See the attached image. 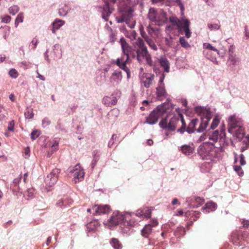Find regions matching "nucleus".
Segmentation results:
<instances>
[{"instance_id":"f257e3e1","label":"nucleus","mask_w":249,"mask_h":249,"mask_svg":"<svg viewBox=\"0 0 249 249\" xmlns=\"http://www.w3.org/2000/svg\"><path fill=\"white\" fill-rule=\"evenodd\" d=\"M180 123L181 126L178 129V132L183 134L186 127V123L183 116L181 113L168 114L165 117L162 118L159 123L160 128L168 131H173L176 129L178 124Z\"/></svg>"},{"instance_id":"f03ea898","label":"nucleus","mask_w":249,"mask_h":249,"mask_svg":"<svg viewBox=\"0 0 249 249\" xmlns=\"http://www.w3.org/2000/svg\"><path fill=\"white\" fill-rule=\"evenodd\" d=\"M120 43L123 53L124 55L125 56V58L124 59V57L118 58L116 64L120 68L124 70L126 72L127 77L129 78L130 76V71L129 69L126 67V63L129 59L130 56H132V57L134 58L136 55L134 51H132V47L126 42L124 37L120 38Z\"/></svg>"},{"instance_id":"7ed1b4c3","label":"nucleus","mask_w":249,"mask_h":249,"mask_svg":"<svg viewBox=\"0 0 249 249\" xmlns=\"http://www.w3.org/2000/svg\"><path fill=\"white\" fill-rule=\"evenodd\" d=\"M135 44L138 48L136 50L137 59L139 62H142L145 59L146 63L150 67L153 66V62L150 54L148 53L147 48L145 45L143 40L138 38Z\"/></svg>"},{"instance_id":"20e7f679","label":"nucleus","mask_w":249,"mask_h":249,"mask_svg":"<svg viewBox=\"0 0 249 249\" xmlns=\"http://www.w3.org/2000/svg\"><path fill=\"white\" fill-rule=\"evenodd\" d=\"M148 18L156 25L161 26L167 20L166 13L161 9L150 8L148 13Z\"/></svg>"},{"instance_id":"39448f33","label":"nucleus","mask_w":249,"mask_h":249,"mask_svg":"<svg viewBox=\"0 0 249 249\" xmlns=\"http://www.w3.org/2000/svg\"><path fill=\"white\" fill-rule=\"evenodd\" d=\"M217 150L213 143L204 142L199 146L198 153L202 159L211 158L217 156Z\"/></svg>"},{"instance_id":"423d86ee","label":"nucleus","mask_w":249,"mask_h":249,"mask_svg":"<svg viewBox=\"0 0 249 249\" xmlns=\"http://www.w3.org/2000/svg\"><path fill=\"white\" fill-rule=\"evenodd\" d=\"M167 112V108L165 103L158 106L146 117L145 122L149 124H155L158 122L159 119Z\"/></svg>"},{"instance_id":"0eeeda50","label":"nucleus","mask_w":249,"mask_h":249,"mask_svg":"<svg viewBox=\"0 0 249 249\" xmlns=\"http://www.w3.org/2000/svg\"><path fill=\"white\" fill-rule=\"evenodd\" d=\"M196 110L201 116V123L199 128L197 129V132H201L203 131L207 126L211 119V113L208 110L201 107H196Z\"/></svg>"},{"instance_id":"6e6552de","label":"nucleus","mask_w":249,"mask_h":249,"mask_svg":"<svg viewBox=\"0 0 249 249\" xmlns=\"http://www.w3.org/2000/svg\"><path fill=\"white\" fill-rule=\"evenodd\" d=\"M231 240L235 245L242 246L244 244V242L249 243V235L246 231H236L232 233Z\"/></svg>"},{"instance_id":"1a4fd4ad","label":"nucleus","mask_w":249,"mask_h":249,"mask_svg":"<svg viewBox=\"0 0 249 249\" xmlns=\"http://www.w3.org/2000/svg\"><path fill=\"white\" fill-rule=\"evenodd\" d=\"M124 219V215L118 211L114 212H113L110 218L107 220L105 224L109 227H111L118 225Z\"/></svg>"},{"instance_id":"9d476101","label":"nucleus","mask_w":249,"mask_h":249,"mask_svg":"<svg viewBox=\"0 0 249 249\" xmlns=\"http://www.w3.org/2000/svg\"><path fill=\"white\" fill-rule=\"evenodd\" d=\"M105 5L103 7L102 18L107 21L108 17L112 13L114 9L111 6V4H114L116 0H103Z\"/></svg>"},{"instance_id":"9b49d317","label":"nucleus","mask_w":249,"mask_h":249,"mask_svg":"<svg viewBox=\"0 0 249 249\" xmlns=\"http://www.w3.org/2000/svg\"><path fill=\"white\" fill-rule=\"evenodd\" d=\"M60 172V170L59 169L55 168L52 170L45 178L46 183L50 187L55 184L58 180Z\"/></svg>"},{"instance_id":"f8f14e48","label":"nucleus","mask_w":249,"mask_h":249,"mask_svg":"<svg viewBox=\"0 0 249 249\" xmlns=\"http://www.w3.org/2000/svg\"><path fill=\"white\" fill-rule=\"evenodd\" d=\"M240 121L238 120L235 115L231 116L228 119V131L230 133H233L234 130L242 126Z\"/></svg>"},{"instance_id":"ddd939ff","label":"nucleus","mask_w":249,"mask_h":249,"mask_svg":"<svg viewBox=\"0 0 249 249\" xmlns=\"http://www.w3.org/2000/svg\"><path fill=\"white\" fill-rule=\"evenodd\" d=\"M84 175L85 173L83 169L79 164L75 165L71 171V175L73 177L75 182L83 178Z\"/></svg>"},{"instance_id":"4468645a","label":"nucleus","mask_w":249,"mask_h":249,"mask_svg":"<svg viewBox=\"0 0 249 249\" xmlns=\"http://www.w3.org/2000/svg\"><path fill=\"white\" fill-rule=\"evenodd\" d=\"M92 209L95 215L108 214L111 211L110 206L108 205H95Z\"/></svg>"},{"instance_id":"2eb2a0df","label":"nucleus","mask_w":249,"mask_h":249,"mask_svg":"<svg viewBox=\"0 0 249 249\" xmlns=\"http://www.w3.org/2000/svg\"><path fill=\"white\" fill-rule=\"evenodd\" d=\"M155 78L154 74L149 73H143L142 77V81L144 86L149 88L153 84Z\"/></svg>"},{"instance_id":"dca6fc26","label":"nucleus","mask_w":249,"mask_h":249,"mask_svg":"<svg viewBox=\"0 0 249 249\" xmlns=\"http://www.w3.org/2000/svg\"><path fill=\"white\" fill-rule=\"evenodd\" d=\"M226 137V134L224 130L221 131V133L218 130L214 131L212 134L209 136V139L213 141V142H216L219 139L220 141H222Z\"/></svg>"},{"instance_id":"f3484780","label":"nucleus","mask_w":249,"mask_h":249,"mask_svg":"<svg viewBox=\"0 0 249 249\" xmlns=\"http://www.w3.org/2000/svg\"><path fill=\"white\" fill-rule=\"evenodd\" d=\"M157 98L159 100H162L167 96L165 86H158L156 88Z\"/></svg>"},{"instance_id":"a211bd4d","label":"nucleus","mask_w":249,"mask_h":249,"mask_svg":"<svg viewBox=\"0 0 249 249\" xmlns=\"http://www.w3.org/2000/svg\"><path fill=\"white\" fill-rule=\"evenodd\" d=\"M158 61L161 67L163 68L166 72L170 71V63L169 60L165 57H161L158 59Z\"/></svg>"},{"instance_id":"6ab92c4d","label":"nucleus","mask_w":249,"mask_h":249,"mask_svg":"<svg viewBox=\"0 0 249 249\" xmlns=\"http://www.w3.org/2000/svg\"><path fill=\"white\" fill-rule=\"evenodd\" d=\"M117 102V99L115 97L106 96L103 98V103L107 107L115 105Z\"/></svg>"},{"instance_id":"aec40b11","label":"nucleus","mask_w":249,"mask_h":249,"mask_svg":"<svg viewBox=\"0 0 249 249\" xmlns=\"http://www.w3.org/2000/svg\"><path fill=\"white\" fill-rule=\"evenodd\" d=\"M198 122V120L197 119H194L192 120L189 124L187 129H185V131L189 133H192L194 132L196 130V126Z\"/></svg>"},{"instance_id":"412c9836","label":"nucleus","mask_w":249,"mask_h":249,"mask_svg":"<svg viewBox=\"0 0 249 249\" xmlns=\"http://www.w3.org/2000/svg\"><path fill=\"white\" fill-rule=\"evenodd\" d=\"M183 23L181 25V29L183 28L185 34V36L187 38H190L191 33L189 29L190 22L188 20H183Z\"/></svg>"},{"instance_id":"4be33fe9","label":"nucleus","mask_w":249,"mask_h":249,"mask_svg":"<svg viewBox=\"0 0 249 249\" xmlns=\"http://www.w3.org/2000/svg\"><path fill=\"white\" fill-rule=\"evenodd\" d=\"M152 228L151 224L146 225L141 231L142 235L145 238H147L152 232Z\"/></svg>"},{"instance_id":"5701e85b","label":"nucleus","mask_w":249,"mask_h":249,"mask_svg":"<svg viewBox=\"0 0 249 249\" xmlns=\"http://www.w3.org/2000/svg\"><path fill=\"white\" fill-rule=\"evenodd\" d=\"M65 22L61 19H56L53 23L52 32L55 33V30L59 29L62 25H64Z\"/></svg>"},{"instance_id":"b1692460","label":"nucleus","mask_w":249,"mask_h":249,"mask_svg":"<svg viewBox=\"0 0 249 249\" xmlns=\"http://www.w3.org/2000/svg\"><path fill=\"white\" fill-rule=\"evenodd\" d=\"M180 150L186 155H190L194 152V148L189 145H184L180 147Z\"/></svg>"},{"instance_id":"393cba45","label":"nucleus","mask_w":249,"mask_h":249,"mask_svg":"<svg viewBox=\"0 0 249 249\" xmlns=\"http://www.w3.org/2000/svg\"><path fill=\"white\" fill-rule=\"evenodd\" d=\"M110 244L114 249H122V244L116 238H112L110 240Z\"/></svg>"},{"instance_id":"a878e982","label":"nucleus","mask_w":249,"mask_h":249,"mask_svg":"<svg viewBox=\"0 0 249 249\" xmlns=\"http://www.w3.org/2000/svg\"><path fill=\"white\" fill-rule=\"evenodd\" d=\"M170 20L172 23V25L173 26H175L176 29H177L178 30H181V27L183 23V20L180 21L178 20V18H170Z\"/></svg>"},{"instance_id":"bb28decb","label":"nucleus","mask_w":249,"mask_h":249,"mask_svg":"<svg viewBox=\"0 0 249 249\" xmlns=\"http://www.w3.org/2000/svg\"><path fill=\"white\" fill-rule=\"evenodd\" d=\"M66 200L68 202L69 205H71L73 202V200L71 198L67 197L59 199L56 203V205L60 207L66 206Z\"/></svg>"},{"instance_id":"cd10ccee","label":"nucleus","mask_w":249,"mask_h":249,"mask_svg":"<svg viewBox=\"0 0 249 249\" xmlns=\"http://www.w3.org/2000/svg\"><path fill=\"white\" fill-rule=\"evenodd\" d=\"M233 133L235 134L236 137L239 140H241L244 136V129L243 126L239 127L234 130Z\"/></svg>"},{"instance_id":"c85d7f7f","label":"nucleus","mask_w":249,"mask_h":249,"mask_svg":"<svg viewBox=\"0 0 249 249\" xmlns=\"http://www.w3.org/2000/svg\"><path fill=\"white\" fill-rule=\"evenodd\" d=\"M130 215H129L124 216L125 221H124V223L128 226H134L137 221L134 220V219H130Z\"/></svg>"},{"instance_id":"c756f323","label":"nucleus","mask_w":249,"mask_h":249,"mask_svg":"<svg viewBox=\"0 0 249 249\" xmlns=\"http://www.w3.org/2000/svg\"><path fill=\"white\" fill-rule=\"evenodd\" d=\"M238 61V59L236 57L235 55H233V54H229L228 61L230 62L231 64L235 65Z\"/></svg>"},{"instance_id":"7c9ffc66","label":"nucleus","mask_w":249,"mask_h":249,"mask_svg":"<svg viewBox=\"0 0 249 249\" xmlns=\"http://www.w3.org/2000/svg\"><path fill=\"white\" fill-rule=\"evenodd\" d=\"M243 143L245 145L242 146L240 149V151L243 152L245 150H247L249 147V139L246 138L243 141Z\"/></svg>"},{"instance_id":"2f4dec72","label":"nucleus","mask_w":249,"mask_h":249,"mask_svg":"<svg viewBox=\"0 0 249 249\" xmlns=\"http://www.w3.org/2000/svg\"><path fill=\"white\" fill-rule=\"evenodd\" d=\"M216 208V204L213 202H207L205 205V209L213 211Z\"/></svg>"},{"instance_id":"473e14b6","label":"nucleus","mask_w":249,"mask_h":249,"mask_svg":"<svg viewBox=\"0 0 249 249\" xmlns=\"http://www.w3.org/2000/svg\"><path fill=\"white\" fill-rule=\"evenodd\" d=\"M179 42L181 46L185 49H188L190 47V44L188 42L184 39L183 37H181L179 38Z\"/></svg>"},{"instance_id":"72a5a7b5","label":"nucleus","mask_w":249,"mask_h":249,"mask_svg":"<svg viewBox=\"0 0 249 249\" xmlns=\"http://www.w3.org/2000/svg\"><path fill=\"white\" fill-rule=\"evenodd\" d=\"M203 47L206 49L211 50L213 51L217 52V53H219V51L216 49L215 47H213L211 44L208 43H204L203 44Z\"/></svg>"},{"instance_id":"f704fd0d","label":"nucleus","mask_w":249,"mask_h":249,"mask_svg":"<svg viewBox=\"0 0 249 249\" xmlns=\"http://www.w3.org/2000/svg\"><path fill=\"white\" fill-rule=\"evenodd\" d=\"M146 42L149 45L151 48H152L155 51L157 50L158 48L156 45L150 38L148 39L147 40H146Z\"/></svg>"},{"instance_id":"c9c22d12","label":"nucleus","mask_w":249,"mask_h":249,"mask_svg":"<svg viewBox=\"0 0 249 249\" xmlns=\"http://www.w3.org/2000/svg\"><path fill=\"white\" fill-rule=\"evenodd\" d=\"M68 10V7L65 6L64 7L59 9V14L60 16H64L67 14Z\"/></svg>"},{"instance_id":"e433bc0d","label":"nucleus","mask_w":249,"mask_h":249,"mask_svg":"<svg viewBox=\"0 0 249 249\" xmlns=\"http://www.w3.org/2000/svg\"><path fill=\"white\" fill-rule=\"evenodd\" d=\"M114 31L110 32L108 34L109 35V40L110 42L113 43L116 39V35Z\"/></svg>"},{"instance_id":"4c0bfd02","label":"nucleus","mask_w":249,"mask_h":249,"mask_svg":"<svg viewBox=\"0 0 249 249\" xmlns=\"http://www.w3.org/2000/svg\"><path fill=\"white\" fill-rule=\"evenodd\" d=\"M143 217L149 218L151 214V210L148 208H146L143 209Z\"/></svg>"},{"instance_id":"58836bf2","label":"nucleus","mask_w":249,"mask_h":249,"mask_svg":"<svg viewBox=\"0 0 249 249\" xmlns=\"http://www.w3.org/2000/svg\"><path fill=\"white\" fill-rule=\"evenodd\" d=\"M208 27L212 31L213 30H218L220 27V25L218 24H212V23H208Z\"/></svg>"},{"instance_id":"ea45409f","label":"nucleus","mask_w":249,"mask_h":249,"mask_svg":"<svg viewBox=\"0 0 249 249\" xmlns=\"http://www.w3.org/2000/svg\"><path fill=\"white\" fill-rule=\"evenodd\" d=\"M40 135V132L37 130H34L31 134V138L32 140H35Z\"/></svg>"},{"instance_id":"a19ab883","label":"nucleus","mask_w":249,"mask_h":249,"mask_svg":"<svg viewBox=\"0 0 249 249\" xmlns=\"http://www.w3.org/2000/svg\"><path fill=\"white\" fill-rule=\"evenodd\" d=\"M219 123V119H218L217 117H215L213 120V122L211 124V128L212 129L215 128L217 126Z\"/></svg>"},{"instance_id":"79ce46f5","label":"nucleus","mask_w":249,"mask_h":249,"mask_svg":"<svg viewBox=\"0 0 249 249\" xmlns=\"http://www.w3.org/2000/svg\"><path fill=\"white\" fill-rule=\"evenodd\" d=\"M0 18L1 22L5 23H8L11 20V17L8 15L1 16Z\"/></svg>"},{"instance_id":"37998d69","label":"nucleus","mask_w":249,"mask_h":249,"mask_svg":"<svg viewBox=\"0 0 249 249\" xmlns=\"http://www.w3.org/2000/svg\"><path fill=\"white\" fill-rule=\"evenodd\" d=\"M234 169L239 176H242L243 174L242 169L240 166H235Z\"/></svg>"},{"instance_id":"c03bdc74","label":"nucleus","mask_w":249,"mask_h":249,"mask_svg":"<svg viewBox=\"0 0 249 249\" xmlns=\"http://www.w3.org/2000/svg\"><path fill=\"white\" fill-rule=\"evenodd\" d=\"M120 77H121V72H114L111 76V78L116 80L117 79H119Z\"/></svg>"},{"instance_id":"a18cd8bd","label":"nucleus","mask_w":249,"mask_h":249,"mask_svg":"<svg viewBox=\"0 0 249 249\" xmlns=\"http://www.w3.org/2000/svg\"><path fill=\"white\" fill-rule=\"evenodd\" d=\"M164 78L165 75L164 74H162L160 77L158 86H164V84L163 83Z\"/></svg>"},{"instance_id":"49530a36","label":"nucleus","mask_w":249,"mask_h":249,"mask_svg":"<svg viewBox=\"0 0 249 249\" xmlns=\"http://www.w3.org/2000/svg\"><path fill=\"white\" fill-rule=\"evenodd\" d=\"M242 224H243V227L245 228H248L249 227V220H246L245 219L241 220Z\"/></svg>"},{"instance_id":"de8ad7c7","label":"nucleus","mask_w":249,"mask_h":249,"mask_svg":"<svg viewBox=\"0 0 249 249\" xmlns=\"http://www.w3.org/2000/svg\"><path fill=\"white\" fill-rule=\"evenodd\" d=\"M140 33L141 35L142 36V37L144 39L145 41L147 40L150 38L147 36L145 32L143 31V29H140Z\"/></svg>"},{"instance_id":"09e8293b","label":"nucleus","mask_w":249,"mask_h":249,"mask_svg":"<svg viewBox=\"0 0 249 249\" xmlns=\"http://www.w3.org/2000/svg\"><path fill=\"white\" fill-rule=\"evenodd\" d=\"M195 201L198 205H201L204 203V199L200 197H197L195 199Z\"/></svg>"},{"instance_id":"8fccbe9b","label":"nucleus","mask_w":249,"mask_h":249,"mask_svg":"<svg viewBox=\"0 0 249 249\" xmlns=\"http://www.w3.org/2000/svg\"><path fill=\"white\" fill-rule=\"evenodd\" d=\"M58 148V143L57 142H54L52 145L51 147V151L54 152L57 150Z\"/></svg>"},{"instance_id":"3c124183","label":"nucleus","mask_w":249,"mask_h":249,"mask_svg":"<svg viewBox=\"0 0 249 249\" xmlns=\"http://www.w3.org/2000/svg\"><path fill=\"white\" fill-rule=\"evenodd\" d=\"M147 31L148 33L152 36L153 34L155 32V29L154 28L151 27V26L149 25L147 27Z\"/></svg>"},{"instance_id":"603ef678","label":"nucleus","mask_w":249,"mask_h":249,"mask_svg":"<svg viewBox=\"0 0 249 249\" xmlns=\"http://www.w3.org/2000/svg\"><path fill=\"white\" fill-rule=\"evenodd\" d=\"M14 125H15L14 121L13 120V121H11L8 124V129L10 131L13 130L14 129Z\"/></svg>"},{"instance_id":"864d4df0","label":"nucleus","mask_w":249,"mask_h":249,"mask_svg":"<svg viewBox=\"0 0 249 249\" xmlns=\"http://www.w3.org/2000/svg\"><path fill=\"white\" fill-rule=\"evenodd\" d=\"M240 163L242 165H244L246 164L245 157L243 154L240 155Z\"/></svg>"},{"instance_id":"5fc2aeb1","label":"nucleus","mask_w":249,"mask_h":249,"mask_svg":"<svg viewBox=\"0 0 249 249\" xmlns=\"http://www.w3.org/2000/svg\"><path fill=\"white\" fill-rule=\"evenodd\" d=\"M135 215L139 217H143V210H138Z\"/></svg>"},{"instance_id":"6e6d98bb","label":"nucleus","mask_w":249,"mask_h":249,"mask_svg":"<svg viewBox=\"0 0 249 249\" xmlns=\"http://www.w3.org/2000/svg\"><path fill=\"white\" fill-rule=\"evenodd\" d=\"M23 15L22 14H19L17 17V22H22L23 21Z\"/></svg>"},{"instance_id":"4d7b16f0","label":"nucleus","mask_w":249,"mask_h":249,"mask_svg":"<svg viewBox=\"0 0 249 249\" xmlns=\"http://www.w3.org/2000/svg\"><path fill=\"white\" fill-rule=\"evenodd\" d=\"M24 157L25 158H27L29 157L30 149L29 147H26L24 149Z\"/></svg>"},{"instance_id":"13d9d810","label":"nucleus","mask_w":249,"mask_h":249,"mask_svg":"<svg viewBox=\"0 0 249 249\" xmlns=\"http://www.w3.org/2000/svg\"><path fill=\"white\" fill-rule=\"evenodd\" d=\"M9 75L12 77H16V70L12 69L9 72Z\"/></svg>"},{"instance_id":"bf43d9fd","label":"nucleus","mask_w":249,"mask_h":249,"mask_svg":"<svg viewBox=\"0 0 249 249\" xmlns=\"http://www.w3.org/2000/svg\"><path fill=\"white\" fill-rule=\"evenodd\" d=\"M15 6H11L9 8V12L11 14L14 15L15 14Z\"/></svg>"},{"instance_id":"052dcab7","label":"nucleus","mask_w":249,"mask_h":249,"mask_svg":"<svg viewBox=\"0 0 249 249\" xmlns=\"http://www.w3.org/2000/svg\"><path fill=\"white\" fill-rule=\"evenodd\" d=\"M105 29L106 31L107 32L108 34L113 31L112 28L110 27L108 25H106L105 26Z\"/></svg>"},{"instance_id":"680f3d73","label":"nucleus","mask_w":249,"mask_h":249,"mask_svg":"<svg viewBox=\"0 0 249 249\" xmlns=\"http://www.w3.org/2000/svg\"><path fill=\"white\" fill-rule=\"evenodd\" d=\"M151 226H152V227H156L158 225V222L157 220L155 219H153L152 221V223H151Z\"/></svg>"},{"instance_id":"e2e57ef3","label":"nucleus","mask_w":249,"mask_h":249,"mask_svg":"<svg viewBox=\"0 0 249 249\" xmlns=\"http://www.w3.org/2000/svg\"><path fill=\"white\" fill-rule=\"evenodd\" d=\"M178 199L176 198H174L172 202V204L173 205H176V204H178Z\"/></svg>"},{"instance_id":"0e129e2a","label":"nucleus","mask_w":249,"mask_h":249,"mask_svg":"<svg viewBox=\"0 0 249 249\" xmlns=\"http://www.w3.org/2000/svg\"><path fill=\"white\" fill-rule=\"evenodd\" d=\"M147 144L149 146H151L153 144V141L151 139H149L147 141Z\"/></svg>"},{"instance_id":"69168bd1","label":"nucleus","mask_w":249,"mask_h":249,"mask_svg":"<svg viewBox=\"0 0 249 249\" xmlns=\"http://www.w3.org/2000/svg\"><path fill=\"white\" fill-rule=\"evenodd\" d=\"M15 98V95L14 94H11L10 95L9 99H10L11 101H12L13 102L14 101Z\"/></svg>"},{"instance_id":"338daca9","label":"nucleus","mask_w":249,"mask_h":249,"mask_svg":"<svg viewBox=\"0 0 249 249\" xmlns=\"http://www.w3.org/2000/svg\"><path fill=\"white\" fill-rule=\"evenodd\" d=\"M37 74H38V77L40 79H41V80H43V81L45 80V78L44 77V76H43V75H41V74H39L38 72H37Z\"/></svg>"},{"instance_id":"774afa93","label":"nucleus","mask_w":249,"mask_h":249,"mask_svg":"<svg viewBox=\"0 0 249 249\" xmlns=\"http://www.w3.org/2000/svg\"><path fill=\"white\" fill-rule=\"evenodd\" d=\"M51 240H52L51 237H48V238L46 240V245L47 246H48L50 244V243H51Z\"/></svg>"}]
</instances>
